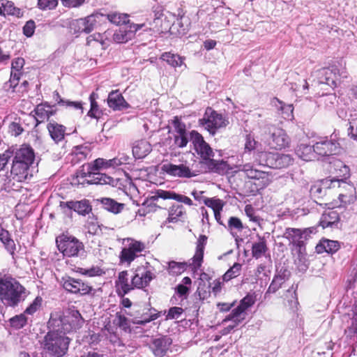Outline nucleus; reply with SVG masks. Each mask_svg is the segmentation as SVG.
I'll return each instance as SVG.
<instances>
[{"label":"nucleus","mask_w":357,"mask_h":357,"mask_svg":"<svg viewBox=\"0 0 357 357\" xmlns=\"http://www.w3.org/2000/svg\"><path fill=\"white\" fill-rule=\"evenodd\" d=\"M271 105L275 107L278 114H280L284 119L289 120L293 119L294 107L292 105L286 104L277 98L272 99Z\"/></svg>","instance_id":"obj_30"},{"label":"nucleus","mask_w":357,"mask_h":357,"mask_svg":"<svg viewBox=\"0 0 357 357\" xmlns=\"http://www.w3.org/2000/svg\"><path fill=\"white\" fill-rule=\"evenodd\" d=\"M204 203L206 206L211 208L214 212L221 211L224 206V204L222 200L214 198H205Z\"/></svg>","instance_id":"obj_54"},{"label":"nucleus","mask_w":357,"mask_h":357,"mask_svg":"<svg viewBox=\"0 0 357 357\" xmlns=\"http://www.w3.org/2000/svg\"><path fill=\"white\" fill-rule=\"evenodd\" d=\"M314 228H305L304 229L296 228H287L284 233V236L289 242L300 248L303 246L304 241L307 236L313 232Z\"/></svg>","instance_id":"obj_19"},{"label":"nucleus","mask_w":357,"mask_h":357,"mask_svg":"<svg viewBox=\"0 0 357 357\" xmlns=\"http://www.w3.org/2000/svg\"><path fill=\"white\" fill-rule=\"evenodd\" d=\"M52 107L47 103L39 104L36 106L34 109L35 114L36 116V121L38 123L44 121L45 119L48 120L47 110Z\"/></svg>","instance_id":"obj_45"},{"label":"nucleus","mask_w":357,"mask_h":357,"mask_svg":"<svg viewBox=\"0 0 357 357\" xmlns=\"http://www.w3.org/2000/svg\"><path fill=\"white\" fill-rule=\"evenodd\" d=\"M160 59L174 68L180 67L183 64V59L181 56L176 54H172L171 52L163 53Z\"/></svg>","instance_id":"obj_42"},{"label":"nucleus","mask_w":357,"mask_h":357,"mask_svg":"<svg viewBox=\"0 0 357 357\" xmlns=\"http://www.w3.org/2000/svg\"><path fill=\"white\" fill-rule=\"evenodd\" d=\"M0 241L3 244L7 251L14 257L16 245L7 230L0 229Z\"/></svg>","instance_id":"obj_38"},{"label":"nucleus","mask_w":357,"mask_h":357,"mask_svg":"<svg viewBox=\"0 0 357 357\" xmlns=\"http://www.w3.org/2000/svg\"><path fill=\"white\" fill-rule=\"evenodd\" d=\"M257 157L261 165L275 169L276 160L277 157H278V153L264 151L258 153Z\"/></svg>","instance_id":"obj_37"},{"label":"nucleus","mask_w":357,"mask_h":357,"mask_svg":"<svg viewBox=\"0 0 357 357\" xmlns=\"http://www.w3.org/2000/svg\"><path fill=\"white\" fill-rule=\"evenodd\" d=\"M59 250L67 257H79L84 252L83 243L74 236L61 234L56 237Z\"/></svg>","instance_id":"obj_7"},{"label":"nucleus","mask_w":357,"mask_h":357,"mask_svg":"<svg viewBox=\"0 0 357 357\" xmlns=\"http://www.w3.org/2000/svg\"><path fill=\"white\" fill-rule=\"evenodd\" d=\"M336 166L342 168L340 170L343 173V178H325L321 181V184L322 185V188H324V192L327 189L335 188H346L348 192H339V199L343 204H350L355 200L356 197L354 186L345 181V180L349 176V169L340 161H337Z\"/></svg>","instance_id":"obj_4"},{"label":"nucleus","mask_w":357,"mask_h":357,"mask_svg":"<svg viewBox=\"0 0 357 357\" xmlns=\"http://www.w3.org/2000/svg\"><path fill=\"white\" fill-rule=\"evenodd\" d=\"M25 291V288L15 279H0V299L6 305H17L24 300Z\"/></svg>","instance_id":"obj_5"},{"label":"nucleus","mask_w":357,"mask_h":357,"mask_svg":"<svg viewBox=\"0 0 357 357\" xmlns=\"http://www.w3.org/2000/svg\"><path fill=\"white\" fill-rule=\"evenodd\" d=\"M70 339L56 328L48 331L40 340L41 349L53 357H62L66 354Z\"/></svg>","instance_id":"obj_3"},{"label":"nucleus","mask_w":357,"mask_h":357,"mask_svg":"<svg viewBox=\"0 0 357 357\" xmlns=\"http://www.w3.org/2000/svg\"><path fill=\"white\" fill-rule=\"evenodd\" d=\"M268 130L271 134L268 144L272 149H282L289 146L290 139L283 129L269 125Z\"/></svg>","instance_id":"obj_14"},{"label":"nucleus","mask_w":357,"mask_h":357,"mask_svg":"<svg viewBox=\"0 0 357 357\" xmlns=\"http://www.w3.org/2000/svg\"><path fill=\"white\" fill-rule=\"evenodd\" d=\"M11 327L15 329L23 328L27 323V318L24 314L16 315L9 320Z\"/></svg>","instance_id":"obj_51"},{"label":"nucleus","mask_w":357,"mask_h":357,"mask_svg":"<svg viewBox=\"0 0 357 357\" xmlns=\"http://www.w3.org/2000/svg\"><path fill=\"white\" fill-rule=\"evenodd\" d=\"M100 202L105 210L114 214L121 213L125 206L124 204L119 203L114 199L108 197L101 198Z\"/></svg>","instance_id":"obj_35"},{"label":"nucleus","mask_w":357,"mask_h":357,"mask_svg":"<svg viewBox=\"0 0 357 357\" xmlns=\"http://www.w3.org/2000/svg\"><path fill=\"white\" fill-rule=\"evenodd\" d=\"M301 158L305 161H310L314 159L315 153L313 151L312 146L307 145H301V153H298Z\"/></svg>","instance_id":"obj_52"},{"label":"nucleus","mask_w":357,"mask_h":357,"mask_svg":"<svg viewBox=\"0 0 357 357\" xmlns=\"http://www.w3.org/2000/svg\"><path fill=\"white\" fill-rule=\"evenodd\" d=\"M58 5V0H38V7L43 10H53Z\"/></svg>","instance_id":"obj_56"},{"label":"nucleus","mask_w":357,"mask_h":357,"mask_svg":"<svg viewBox=\"0 0 357 357\" xmlns=\"http://www.w3.org/2000/svg\"><path fill=\"white\" fill-rule=\"evenodd\" d=\"M206 165L211 170L218 174H224L229 169V165L224 160L211 159Z\"/></svg>","instance_id":"obj_43"},{"label":"nucleus","mask_w":357,"mask_h":357,"mask_svg":"<svg viewBox=\"0 0 357 357\" xmlns=\"http://www.w3.org/2000/svg\"><path fill=\"white\" fill-rule=\"evenodd\" d=\"M53 99L60 105L73 107L75 109H81L82 111L83 108L81 102L65 100L57 91L53 93Z\"/></svg>","instance_id":"obj_44"},{"label":"nucleus","mask_w":357,"mask_h":357,"mask_svg":"<svg viewBox=\"0 0 357 357\" xmlns=\"http://www.w3.org/2000/svg\"><path fill=\"white\" fill-rule=\"evenodd\" d=\"M186 268V264L182 262H169L168 271L172 275H178L183 273Z\"/></svg>","instance_id":"obj_53"},{"label":"nucleus","mask_w":357,"mask_h":357,"mask_svg":"<svg viewBox=\"0 0 357 357\" xmlns=\"http://www.w3.org/2000/svg\"><path fill=\"white\" fill-rule=\"evenodd\" d=\"M90 152L91 149L88 146L79 145L74 146L71 153L72 163L77 164L86 160Z\"/></svg>","instance_id":"obj_33"},{"label":"nucleus","mask_w":357,"mask_h":357,"mask_svg":"<svg viewBox=\"0 0 357 357\" xmlns=\"http://www.w3.org/2000/svg\"><path fill=\"white\" fill-rule=\"evenodd\" d=\"M116 293L120 296H124L132 290L131 282H129L128 273L123 271L119 273L118 278L115 281Z\"/></svg>","instance_id":"obj_28"},{"label":"nucleus","mask_w":357,"mask_h":357,"mask_svg":"<svg viewBox=\"0 0 357 357\" xmlns=\"http://www.w3.org/2000/svg\"><path fill=\"white\" fill-rule=\"evenodd\" d=\"M161 170L166 174L173 177L191 178L195 176L190 167L184 164L174 165L166 163L162 165Z\"/></svg>","instance_id":"obj_20"},{"label":"nucleus","mask_w":357,"mask_h":357,"mask_svg":"<svg viewBox=\"0 0 357 357\" xmlns=\"http://www.w3.org/2000/svg\"><path fill=\"white\" fill-rule=\"evenodd\" d=\"M107 17L109 22L116 25L121 24H126V25L130 24L128 15L125 13H112L108 14Z\"/></svg>","instance_id":"obj_46"},{"label":"nucleus","mask_w":357,"mask_h":357,"mask_svg":"<svg viewBox=\"0 0 357 357\" xmlns=\"http://www.w3.org/2000/svg\"><path fill=\"white\" fill-rule=\"evenodd\" d=\"M116 324L124 331H130L129 320L124 315L117 313L116 316Z\"/></svg>","instance_id":"obj_59"},{"label":"nucleus","mask_w":357,"mask_h":357,"mask_svg":"<svg viewBox=\"0 0 357 357\" xmlns=\"http://www.w3.org/2000/svg\"><path fill=\"white\" fill-rule=\"evenodd\" d=\"M185 213V211L182 205H172L169 211L168 220L169 222H176L178 218L182 217Z\"/></svg>","instance_id":"obj_47"},{"label":"nucleus","mask_w":357,"mask_h":357,"mask_svg":"<svg viewBox=\"0 0 357 357\" xmlns=\"http://www.w3.org/2000/svg\"><path fill=\"white\" fill-rule=\"evenodd\" d=\"M268 248L264 237L259 236V241L252 245V255L255 259H259L266 255Z\"/></svg>","instance_id":"obj_36"},{"label":"nucleus","mask_w":357,"mask_h":357,"mask_svg":"<svg viewBox=\"0 0 357 357\" xmlns=\"http://www.w3.org/2000/svg\"><path fill=\"white\" fill-rule=\"evenodd\" d=\"M107 104L114 110H122L129 107V105L118 90L112 91L109 93Z\"/></svg>","instance_id":"obj_29"},{"label":"nucleus","mask_w":357,"mask_h":357,"mask_svg":"<svg viewBox=\"0 0 357 357\" xmlns=\"http://www.w3.org/2000/svg\"><path fill=\"white\" fill-rule=\"evenodd\" d=\"M207 242L205 235H200L197 241L195 253L192 258L190 266L195 270L200 268L203 261L204 252Z\"/></svg>","instance_id":"obj_24"},{"label":"nucleus","mask_w":357,"mask_h":357,"mask_svg":"<svg viewBox=\"0 0 357 357\" xmlns=\"http://www.w3.org/2000/svg\"><path fill=\"white\" fill-rule=\"evenodd\" d=\"M47 129L51 139L59 144L64 139L66 135V128L54 121H50L47 125Z\"/></svg>","instance_id":"obj_27"},{"label":"nucleus","mask_w":357,"mask_h":357,"mask_svg":"<svg viewBox=\"0 0 357 357\" xmlns=\"http://www.w3.org/2000/svg\"><path fill=\"white\" fill-rule=\"evenodd\" d=\"M340 220V215L337 211L329 210L326 211L321 217L320 225L323 228L337 225Z\"/></svg>","instance_id":"obj_34"},{"label":"nucleus","mask_w":357,"mask_h":357,"mask_svg":"<svg viewBox=\"0 0 357 357\" xmlns=\"http://www.w3.org/2000/svg\"><path fill=\"white\" fill-rule=\"evenodd\" d=\"M86 165H90L93 167V169L96 172H99V170L102 168H107L109 167L108 160H105L103 158H98L95 160L93 162L86 163Z\"/></svg>","instance_id":"obj_60"},{"label":"nucleus","mask_w":357,"mask_h":357,"mask_svg":"<svg viewBox=\"0 0 357 357\" xmlns=\"http://www.w3.org/2000/svg\"><path fill=\"white\" fill-rule=\"evenodd\" d=\"M228 229L231 231L232 234V231L234 229L241 231L243 229V223L239 218L236 217H231L228 220Z\"/></svg>","instance_id":"obj_57"},{"label":"nucleus","mask_w":357,"mask_h":357,"mask_svg":"<svg viewBox=\"0 0 357 357\" xmlns=\"http://www.w3.org/2000/svg\"><path fill=\"white\" fill-rule=\"evenodd\" d=\"M192 144L195 149L205 164L214 157V153L210 145L198 132L192 130Z\"/></svg>","instance_id":"obj_13"},{"label":"nucleus","mask_w":357,"mask_h":357,"mask_svg":"<svg viewBox=\"0 0 357 357\" xmlns=\"http://www.w3.org/2000/svg\"><path fill=\"white\" fill-rule=\"evenodd\" d=\"M172 124L173 126L172 134L175 147L182 149L187 146L190 140L192 142V130H187L186 126L181 121V117L174 116Z\"/></svg>","instance_id":"obj_8"},{"label":"nucleus","mask_w":357,"mask_h":357,"mask_svg":"<svg viewBox=\"0 0 357 357\" xmlns=\"http://www.w3.org/2000/svg\"><path fill=\"white\" fill-rule=\"evenodd\" d=\"M242 265L239 263H235L223 275L224 281H229L235 278L241 273Z\"/></svg>","instance_id":"obj_50"},{"label":"nucleus","mask_w":357,"mask_h":357,"mask_svg":"<svg viewBox=\"0 0 357 357\" xmlns=\"http://www.w3.org/2000/svg\"><path fill=\"white\" fill-rule=\"evenodd\" d=\"M60 207L62 209L73 210L82 215H86L89 214L92 208L89 204V202L86 199H82L80 201H70V202H61Z\"/></svg>","instance_id":"obj_23"},{"label":"nucleus","mask_w":357,"mask_h":357,"mask_svg":"<svg viewBox=\"0 0 357 357\" xmlns=\"http://www.w3.org/2000/svg\"><path fill=\"white\" fill-rule=\"evenodd\" d=\"M255 303V298L251 295H247L245 297H244L240 302L239 306L242 307V309L245 312L253 304Z\"/></svg>","instance_id":"obj_64"},{"label":"nucleus","mask_w":357,"mask_h":357,"mask_svg":"<svg viewBox=\"0 0 357 357\" xmlns=\"http://www.w3.org/2000/svg\"><path fill=\"white\" fill-rule=\"evenodd\" d=\"M239 170L245 172L248 178L258 181L255 185H258L259 189L266 188L271 182V178L267 172L253 169L252 165L249 163L240 165Z\"/></svg>","instance_id":"obj_15"},{"label":"nucleus","mask_w":357,"mask_h":357,"mask_svg":"<svg viewBox=\"0 0 357 357\" xmlns=\"http://www.w3.org/2000/svg\"><path fill=\"white\" fill-rule=\"evenodd\" d=\"M110 33H111L109 31H107L102 34L100 33H96L90 35L86 38V45H91L93 41H97L101 44L103 49H105L109 45V40L108 36L110 35Z\"/></svg>","instance_id":"obj_40"},{"label":"nucleus","mask_w":357,"mask_h":357,"mask_svg":"<svg viewBox=\"0 0 357 357\" xmlns=\"http://www.w3.org/2000/svg\"><path fill=\"white\" fill-rule=\"evenodd\" d=\"M313 151L320 156H330L340 152V143L335 139V135L320 137L312 146Z\"/></svg>","instance_id":"obj_10"},{"label":"nucleus","mask_w":357,"mask_h":357,"mask_svg":"<svg viewBox=\"0 0 357 357\" xmlns=\"http://www.w3.org/2000/svg\"><path fill=\"white\" fill-rule=\"evenodd\" d=\"M151 151V145L144 139L136 141L132 146V153L135 158L140 159L146 157Z\"/></svg>","instance_id":"obj_31"},{"label":"nucleus","mask_w":357,"mask_h":357,"mask_svg":"<svg viewBox=\"0 0 357 357\" xmlns=\"http://www.w3.org/2000/svg\"><path fill=\"white\" fill-rule=\"evenodd\" d=\"M347 73L345 70H340L337 67L323 68L319 71V82L326 84L331 87L336 86L341 82L342 78H346Z\"/></svg>","instance_id":"obj_12"},{"label":"nucleus","mask_w":357,"mask_h":357,"mask_svg":"<svg viewBox=\"0 0 357 357\" xmlns=\"http://www.w3.org/2000/svg\"><path fill=\"white\" fill-rule=\"evenodd\" d=\"M159 198L163 199H174L190 206L193 205L192 199L187 196L177 194L174 191H167L160 189L156 190L153 195L149 197V201L153 203L158 201Z\"/></svg>","instance_id":"obj_22"},{"label":"nucleus","mask_w":357,"mask_h":357,"mask_svg":"<svg viewBox=\"0 0 357 357\" xmlns=\"http://www.w3.org/2000/svg\"><path fill=\"white\" fill-rule=\"evenodd\" d=\"M96 24V16L91 15L84 18L73 20L70 24V29L75 34L89 33L94 29Z\"/></svg>","instance_id":"obj_18"},{"label":"nucleus","mask_w":357,"mask_h":357,"mask_svg":"<svg viewBox=\"0 0 357 357\" xmlns=\"http://www.w3.org/2000/svg\"><path fill=\"white\" fill-rule=\"evenodd\" d=\"M294 159L289 154H281L278 153L276 160L275 169L286 168L292 165Z\"/></svg>","instance_id":"obj_48"},{"label":"nucleus","mask_w":357,"mask_h":357,"mask_svg":"<svg viewBox=\"0 0 357 357\" xmlns=\"http://www.w3.org/2000/svg\"><path fill=\"white\" fill-rule=\"evenodd\" d=\"M155 275L150 270H143L141 273H135L131 278L132 290L135 288H144L149 285L154 278Z\"/></svg>","instance_id":"obj_25"},{"label":"nucleus","mask_w":357,"mask_h":357,"mask_svg":"<svg viewBox=\"0 0 357 357\" xmlns=\"http://www.w3.org/2000/svg\"><path fill=\"white\" fill-rule=\"evenodd\" d=\"M128 159H129L128 157L123 155L121 157L118 156V157L114 158L113 159L108 160L109 167H116L120 166L123 164H126L128 162Z\"/></svg>","instance_id":"obj_63"},{"label":"nucleus","mask_w":357,"mask_h":357,"mask_svg":"<svg viewBox=\"0 0 357 357\" xmlns=\"http://www.w3.org/2000/svg\"><path fill=\"white\" fill-rule=\"evenodd\" d=\"M84 322L79 312L74 307L65 311L51 314L48 321L50 327L57 329L66 334L79 329Z\"/></svg>","instance_id":"obj_2"},{"label":"nucleus","mask_w":357,"mask_h":357,"mask_svg":"<svg viewBox=\"0 0 357 357\" xmlns=\"http://www.w3.org/2000/svg\"><path fill=\"white\" fill-rule=\"evenodd\" d=\"M20 75L21 72L11 70L10 78L8 82L4 84V89L8 91L11 89V91L13 92L15 87L18 85Z\"/></svg>","instance_id":"obj_49"},{"label":"nucleus","mask_w":357,"mask_h":357,"mask_svg":"<svg viewBox=\"0 0 357 357\" xmlns=\"http://www.w3.org/2000/svg\"><path fill=\"white\" fill-rule=\"evenodd\" d=\"M247 312L242 309V307L238 305L234 308L231 312L225 317L223 319V322L231 321L236 324L241 323L246 317Z\"/></svg>","instance_id":"obj_39"},{"label":"nucleus","mask_w":357,"mask_h":357,"mask_svg":"<svg viewBox=\"0 0 357 357\" xmlns=\"http://www.w3.org/2000/svg\"><path fill=\"white\" fill-rule=\"evenodd\" d=\"M144 26V24H130L116 30L112 35V41L115 43H126L132 40L136 32Z\"/></svg>","instance_id":"obj_17"},{"label":"nucleus","mask_w":357,"mask_h":357,"mask_svg":"<svg viewBox=\"0 0 357 357\" xmlns=\"http://www.w3.org/2000/svg\"><path fill=\"white\" fill-rule=\"evenodd\" d=\"M75 180L77 184L85 185L110 184L113 178L105 174L94 171L92 167L84 164L76 172Z\"/></svg>","instance_id":"obj_6"},{"label":"nucleus","mask_w":357,"mask_h":357,"mask_svg":"<svg viewBox=\"0 0 357 357\" xmlns=\"http://www.w3.org/2000/svg\"><path fill=\"white\" fill-rule=\"evenodd\" d=\"M8 151L12 153L10 174L13 179L20 182L26 180L29 174L30 167L35 160L33 148L28 144H22L20 147L11 146Z\"/></svg>","instance_id":"obj_1"},{"label":"nucleus","mask_w":357,"mask_h":357,"mask_svg":"<svg viewBox=\"0 0 357 357\" xmlns=\"http://www.w3.org/2000/svg\"><path fill=\"white\" fill-rule=\"evenodd\" d=\"M60 284L68 291L73 294H80L85 295L89 294L92 287L87 284L83 282L79 279H75L69 276L62 277L60 280Z\"/></svg>","instance_id":"obj_16"},{"label":"nucleus","mask_w":357,"mask_h":357,"mask_svg":"<svg viewBox=\"0 0 357 357\" xmlns=\"http://www.w3.org/2000/svg\"><path fill=\"white\" fill-rule=\"evenodd\" d=\"M349 124V134L354 139L357 140V113L351 115Z\"/></svg>","instance_id":"obj_58"},{"label":"nucleus","mask_w":357,"mask_h":357,"mask_svg":"<svg viewBox=\"0 0 357 357\" xmlns=\"http://www.w3.org/2000/svg\"><path fill=\"white\" fill-rule=\"evenodd\" d=\"M340 243L337 241H332L328 239H322L319 243L316 246V251L317 253H335L340 249Z\"/></svg>","instance_id":"obj_32"},{"label":"nucleus","mask_w":357,"mask_h":357,"mask_svg":"<svg viewBox=\"0 0 357 357\" xmlns=\"http://www.w3.org/2000/svg\"><path fill=\"white\" fill-rule=\"evenodd\" d=\"M42 298L39 296L36 297L32 303L25 310L24 313L33 314L36 312L41 305Z\"/></svg>","instance_id":"obj_62"},{"label":"nucleus","mask_w":357,"mask_h":357,"mask_svg":"<svg viewBox=\"0 0 357 357\" xmlns=\"http://www.w3.org/2000/svg\"><path fill=\"white\" fill-rule=\"evenodd\" d=\"M172 344V338L165 335L153 339L149 348L155 357H164L169 351Z\"/></svg>","instance_id":"obj_21"},{"label":"nucleus","mask_w":357,"mask_h":357,"mask_svg":"<svg viewBox=\"0 0 357 357\" xmlns=\"http://www.w3.org/2000/svg\"><path fill=\"white\" fill-rule=\"evenodd\" d=\"M98 98V95L93 92L89 96V100L91 103V108L88 112L87 115L91 118L98 119L102 115V112L99 109L96 99Z\"/></svg>","instance_id":"obj_41"},{"label":"nucleus","mask_w":357,"mask_h":357,"mask_svg":"<svg viewBox=\"0 0 357 357\" xmlns=\"http://www.w3.org/2000/svg\"><path fill=\"white\" fill-rule=\"evenodd\" d=\"M79 273L89 277H93L101 275L103 271L98 266H92L90 268H79Z\"/></svg>","instance_id":"obj_55"},{"label":"nucleus","mask_w":357,"mask_h":357,"mask_svg":"<svg viewBox=\"0 0 357 357\" xmlns=\"http://www.w3.org/2000/svg\"><path fill=\"white\" fill-rule=\"evenodd\" d=\"M199 123L211 135H214L219 128L225 127L227 123L222 114H218L211 107H208Z\"/></svg>","instance_id":"obj_9"},{"label":"nucleus","mask_w":357,"mask_h":357,"mask_svg":"<svg viewBox=\"0 0 357 357\" xmlns=\"http://www.w3.org/2000/svg\"><path fill=\"white\" fill-rule=\"evenodd\" d=\"M123 241L127 243L120 252V262L130 264L144 250L145 245L143 243L132 238L124 239Z\"/></svg>","instance_id":"obj_11"},{"label":"nucleus","mask_w":357,"mask_h":357,"mask_svg":"<svg viewBox=\"0 0 357 357\" xmlns=\"http://www.w3.org/2000/svg\"><path fill=\"white\" fill-rule=\"evenodd\" d=\"M290 272L285 268L277 271L266 294L275 293L289 278Z\"/></svg>","instance_id":"obj_26"},{"label":"nucleus","mask_w":357,"mask_h":357,"mask_svg":"<svg viewBox=\"0 0 357 357\" xmlns=\"http://www.w3.org/2000/svg\"><path fill=\"white\" fill-rule=\"evenodd\" d=\"M24 131V129L21 124L17 122L13 121L9 124L8 132L15 137L20 135Z\"/></svg>","instance_id":"obj_61"}]
</instances>
